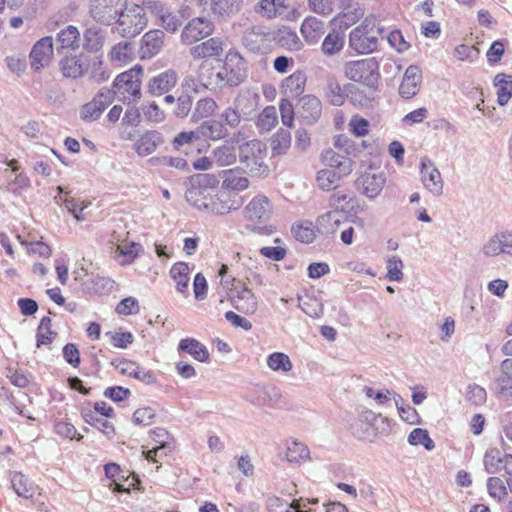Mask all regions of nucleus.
Listing matches in <instances>:
<instances>
[{"label": "nucleus", "instance_id": "423d86ee", "mask_svg": "<svg viewBox=\"0 0 512 512\" xmlns=\"http://www.w3.org/2000/svg\"><path fill=\"white\" fill-rule=\"evenodd\" d=\"M344 74L351 81L374 88L380 78L379 63L373 57L348 61L344 64Z\"/></svg>", "mask_w": 512, "mask_h": 512}, {"label": "nucleus", "instance_id": "4d7b16f0", "mask_svg": "<svg viewBox=\"0 0 512 512\" xmlns=\"http://www.w3.org/2000/svg\"><path fill=\"white\" fill-rule=\"evenodd\" d=\"M404 263L397 255L389 256L386 260L387 273L385 278L391 282H400L403 280Z\"/></svg>", "mask_w": 512, "mask_h": 512}, {"label": "nucleus", "instance_id": "f03ea898", "mask_svg": "<svg viewBox=\"0 0 512 512\" xmlns=\"http://www.w3.org/2000/svg\"><path fill=\"white\" fill-rule=\"evenodd\" d=\"M239 158L246 173L254 177H264L269 172L266 164L267 147L259 140H251L239 148Z\"/></svg>", "mask_w": 512, "mask_h": 512}, {"label": "nucleus", "instance_id": "f8f14e48", "mask_svg": "<svg viewBox=\"0 0 512 512\" xmlns=\"http://www.w3.org/2000/svg\"><path fill=\"white\" fill-rule=\"evenodd\" d=\"M246 400L259 408H279L284 403L281 390L274 385L257 386L248 393Z\"/></svg>", "mask_w": 512, "mask_h": 512}, {"label": "nucleus", "instance_id": "de8ad7c7", "mask_svg": "<svg viewBox=\"0 0 512 512\" xmlns=\"http://www.w3.org/2000/svg\"><path fill=\"white\" fill-rule=\"evenodd\" d=\"M222 188L234 193L246 190L249 187V180L246 177L237 175L233 170L223 172Z\"/></svg>", "mask_w": 512, "mask_h": 512}, {"label": "nucleus", "instance_id": "c756f323", "mask_svg": "<svg viewBox=\"0 0 512 512\" xmlns=\"http://www.w3.org/2000/svg\"><path fill=\"white\" fill-rule=\"evenodd\" d=\"M376 419L377 415L372 410L363 409L360 411L357 420L351 426L354 435L360 439L374 436L373 424Z\"/></svg>", "mask_w": 512, "mask_h": 512}, {"label": "nucleus", "instance_id": "a211bd4d", "mask_svg": "<svg viewBox=\"0 0 512 512\" xmlns=\"http://www.w3.org/2000/svg\"><path fill=\"white\" fill-rule=\"evenodd\" d=\"M112 100L109 90L100 91L90 102L81 107V119L87 122L99 119L103 111L112 103Z\"/></svg>", "mask_w": 512, "mask_h": 512}, {"label": "nucleus", "instance_id": "7c9ffc66", "mask_svg": "<svg viewBox=\"0 0 512 512\" xmlns=\"http://www.w3.org/2000/svg\"><path fill=\"white\" fill-rule=\"evenodd\" d=\"M177 74L174 70H166L154 76L148 84V89L153 95H163L175 87L177 83Z\"/></svg>", "mask_w": 512, "mask_h": 512}, {"label": "nucleus", "instance_id": "ddd939ff", "mask_svg": "<svg viewBox=\"0 0 512 512\" xmlns=\"http://www.w3.org/2000/svg\"><path fill=\"white\" fill-rule=\"evenodd\" d=\"M213 23L205 17H196L190 20L181 32V43L192 45L210 36L213 32Z\"/></svg>", "mask_w": 512, "mask_h": 512}, {"label": "nucleus", "instance_id": "5fc2aeb1", "mask_svg": "<svg viewBox=\"0 0 512 512\" xmlns=\"http://www.w3.org/2000/svg\"><path fill=\"white\" fill-rule=\"evenodd\" d=\"M291 146V133L285 129H279L271 138V150L274 156L284 155Z\"/></svg>", "mask_w": 512, "mask_h": 512}, {"label": "nucleus", "instance_id": "393cba45", "mask_svg": "<svg viewBox=\"0 0 512 512\" xmlns=\"http://www.w3.org/2000/svg\"><path fill=\"white\" fill-rule=\"evenodd\" d=\"M325 31V22L315 16L306 17L300 26V33L308 45L318 44Z\"/></svg>", "mask_w": 512, "mask_h": 512}, {"label": "nucleus", "instance_id": "f704fd0d", "mask_svg": "<svg viewBox=\"0 0 512 512\" xmlns=\"http://www.w3.org/2000/svg\"><path fill=\"white\" fill-rule=\"evenodd\" d=\"M199 136L208 138L212 141L225 139L229 136V131L223 126L220 120L209 119L204 121L198 128Z\"/></svg>", "mask_w": 512, "mask_h": 512}, {"label": "nucleus", "instance_id": "338daca9", "mask_svg": "<svg viewBox=\"0 0 512 512\" xmlns=\"http://www.w3.org/2000/svg\"><path fill=\"white\" fill-rule=\"evenodd\" d=\"M487 490L489 495L501 501L507 494V486L504 481L499 477H490L487 480Z\"/></svg>", "mask_w": 512, "mask_h": 512}, {"label": "nucleus", "instance_id": "c9c22d12", "mask_svg": "<svg viewBox=\"0 0 512 512\" xmlns=\"http://www.w3.org/2000/svg\"><path fill=\"white\" fill-rule=\"evenodd\" d=\"M119 371L129 377L140 380L145 384H152L156 381L154 374L133 361L124 360L120 362Z\"/></svg>", "mask_w": 512, "mask_h": 512}, {"label": "nucleus", "instance_id": "cd10ccee", "mask_svg": "<svg viewBox=\"0 0 512 512\" xmlns=\"http://www.w3.org/2000/svg\"><path fill=\"white\" fill-rule=\"evenodd\" d=\"M223 46V41L220 38H209L208 40L191 47L190 55L196 60L218 57L224 51Z\"/></svg>", "mask_w": 512, "mask_h": 512}, {"label": "nucleus", "instance_id": "bf43d9fd", "mask_svg": "<svg viewBox=\"0 0 512 512\" xmlns=\"http://www.w3.org/2000/svg\"><path fill=\"white\" fill-rule=\"evenodd\" d=\"M294 237L302 243H312L316 237L315 227L311 221H304L292 227Z\"/></svg>", "mask_w": 512, "mask_h": 512}, {"label": "nucleus", "instance_id": "603ef678", "mask_svg": "<svg viewBox=\"0 0 512 512\" xmlns=\"http://www.w3.org/2000/svg\"><path fill=\"white\" fill-rule=\"evenodd\" d=\"M504 454L498 448H490L486 451L483 459L487 473L496 474L503 470Z\"/></svg>", "mask_w": 512, "mask_h": 512}, {"label": "nucleus", "instance_id": "c03bdc74", "mask_svg": "<svg viewBox=\"0 0 512 512\" xmlns=\"http://www.w3.org/2000/svg\"><path fill=\"white\" fill-rule=\"evenodd\" d=\"M244 98V95L240 94L235 100L234 107L225 108L220 114V121L223 122V126L227 129H235L241 123V116L239 113V109H241V102Z\"/></svg>", "mask_w": 512, "mask_h": 512}, {"label": "nucleus", "instance_id": "4be33fe9", "mask_svg": "<svg viewBox=\"0 0 512 512\" xmlns=\"http://www.w3.org/2000/svg\"><path fill=\"white\" fill-rule=\"evenodd\" d=\"M298 113L306 124H315L322 115V103L314 95H304L299 99Z\"/></svg>", "mask_w": 512, "mask_h": 512}, {"label": "nucleus", "instance_id": "20e7f679", "mask_svg": "<svg viewBox=\"0 0 512 512\" xmlns=\"http://www.w3.org/2000/svg\"><path fill=\"white\" fill-rule=\"evenodd\" d=\"M219 180L213 174L198 175L186 192L187 201L199 210L210 212Z\"/></svg>", "mask_w": 512, "mask_h": 512}, {"label": "nucleus", "instance_id": "b1692460", "mask_svg": "<svg viewBox=\"0 0 512 512\" xmlns=\"http://www.w3.org/2000/svg\"><path fill=\"white\" fill-rule=\"evenodd\" d=\"M232 303L238 311L245 314H253L258 308L257 297L245 284L235 288Z\"/></svg>", "mask_w": 512, "mask_h": 512}, {"label": "nucleus", "instance_id": "ea45409f", "mask_svg": "<svg viewBox=\"0 0 512 512\" xmlns=\"http://www.w3.org/2000/svg\"><path fill=\"white\" fill-rule=\"evenodd\" d=\"M179 350L187 352L194 359L200 362H205L209 358L207 348L194 338L182 339L178 346Z\"/></svg>", "mask_w": 512, "mask_h": 512}, {"label": "nucleus", "instance_id": "bb28decb", "mask_svg": "<svg viewBox=\"0 0 512 512\" xmlns=\"http://www.w3.org/2000/svg\"><path fill=\"white\" fill-rule=\"evenodd\" d=\"M246 217L249 220L267 221L272 213L269 199L262 194L256 195L245 207Z\"/></svg>", "mask_w": 512, "mask_h": 512}, {"label": "nucleus", "instance_id": "9d476101", "mask_svg": "<svg viewBox=\"0 0 512 512\" xmlns=\"http://www.w3.org/2000/svg\"><path fill=\"white\" fill-rule=\"evenodd\" d=\"M126 8V0H90L89 15L97 23L111 25Z\"/></svg>", "mask_w": 512, "mask_h": 512}, {"label": "nucleus", "instance_id": "4468645a", "mask_svg": "<svg viewBox=\"0 0 512 512\" xmlns=\"http://www.w3.org/2000/svg\"><path fill=\"white\" fill-rule=\"evenodd\" d=\"M385 183L386 177L384 172L373 167H369L357 179L358 188L370 199H374L380 195Z\"/></svg>", "mask_w": 512, "mask_h": 512}, {"label": "nucleus", "instance_id": "58836bf2", "mask_svg": "<svg viewBox=\"0 0 512 512\" xmlns=\"http://www.w3.org/2000/svg\"><path fill=\"white\" fill-rule=\"evenodd\" d=\"M82 417L86 423L96 427L107 438L111 439L115 435L113 424L92 410H83Z\"/></svg>", "mask_w": 512, "mask_h": 512}, {"label": "nucleus", "instance_id": "774afa93", "mask_svg": "<svg viewBox=\"0 0 512 512\" xmlns=\"http://www.w3.org/2000/svg\"><path fill=\"white\" fill-rule=\"evenodd\" d=\"M327 98L334 106H341L344 103L345 95L340 84L335 79H329L327 83Z\"/></svg>", "mask_w": 512, "mask_h": 512}, {"label": "nucleus", "instance_id": "a18cd8bd", "mask_svg": "<svg viewBox=\"0 0 512 512\" xmlns=\"http://www.w3.org/2000/svg\"><path fill=\"white\" fill-rule=\"evenodd\" d=\"M345 43L344 35L336 30L329 32L324 38L321 50L326 56H333L339 53Z\"/></svg>", "mask_w": 512, "mask_h": 512}, {"label": "nucleus", "instance_id": "5701e85b", "mask_svg": "<svg viewBox=\"0 0 512 512\" xmlns=\"http://www.w3.org/2000/svg\"><path fill=\"white\" fill-rule=\"evenodd\" d=\"M164 44V33L155 29L145 33L141 39L139 54L141 59H151L156 56Z\"/></svg>", "mask_w": 512, "mask_h": 512}, {"label": "nucleus", "instance_id": "2f4dec72", "mask_svg": "<svg viewBox=\"0 0 512 512\" xmlns=\"http://www.w3.org/2000/svg\"><path fill=\"white\" fill-rule=\"evenodd\" d=\"M163 143L162 134L155 130L146 131L135 142L134 149L139 156H148Z\"/></svg>", "mask_w": 512, "mask_h": 512}, {"label": "nucleus", "instance_id": "e2e57ef3", "mask_svg": "<svg viewBox=\"0 0 512 512\" xmlns=\"http://www.w3.org/2000/svg\"><path fill=\"white\" fill-rule=\"evenodd\" d=\"M409 444L413 446L423 445L426 450H432L435 447L434 441L430 438L425 429L415 428L408 436Z\"/></svg>", "mask_w": 512, "mask_h": 512}, {"label": "nucleus", "instance_id": "0eeeda50", "mask_svg": "<svg viewBox=\"0 0 512 512\" xmlns=\"http://www.w3.org/2000/svg\"><path fill=\"white\" fill-rule=\"evenodd\" d=\"M142 67L134 68L119 74L113 82V94L123 102H136L141 97Z\"/></svg>", "mask_w": 512, "mask_h": 512}, {"label": "nucleus", "instance_id": "2eb2a0df", "mask_svg": "<svg viewBox=\"0 0 512 512\" xmlns=\"http://www.w3.org/2000/svg\"><path fill=\"white\" fill-rule=\"evenodd\" d=\"M243 203L244 199L238 193L228 191L222 187L221 189L217 188L212 204L210 205V213L225 215L238 210Z\"/></svg>", "mask_w": 512, "mask_h": 512}, {"label": "nucleus", "instance_id": "680f3d73", "mask_svg": "<svg viewBox=\"0 0 512 512\" xmlns=\"http://www.w3.org/2000/svg\"><path fill=\"white\" fill-rule=\"evenodd\" d=\"M278 123L277 110L274 106L265 107L260 113L257 125L264 131L272 130Z\"/></svg>", "mask_w": 512, "mask_h": 512}, {"label": "nucleus", "instance_id": "37998d69", "mask_svg": "<svg viewBox=\"0 0 512 512\" xmlns=\"http://www.w3.org/2000/svg\"><path fill=\"white\" fill-rule=\"evenodd\" d=\"M212 158L219 167L233 165L237 160L236 149L229 144L220 145L213 149Z\"/></svg>", "mask_w": 512, "mask_h": 512}, {"label": "nucleus", "instance_id": "f3484780", "mask_svg": "<svg viewBox=\"0 0 512 512\" xmlns=\"http://www.w3.org/2000/svg\"><path fill=\"white\" fill-rule=\"evenodd\" d=\"M146 9L157 17L160 25L168 32L175 33L182 26L183 19L180 13L170 12L158 0L146 2Z\"/></svg>", "mask_w": 512, "mask_h": 512}, {"label": "nucleus", "instance_id": "39448f33", "mask_svg": "<svg viewBox=\"0 0 512 512\" xmlns=\"http://www.w3.org/2000/svg\"><path fill=\"white\" fill-rule=\"evenodd\" d=\"M376 18L366 17L360 25L349 33V47L358 54H369L376 50L378 44V30Z\"/></svg>", "mask_w": 512, "mask_h": 512}, {"label": "nucleus", "instance_id": "6ab92c4d", "mask_svg": "<svg viewBox=\"0 0 512 512\" xmlns=\"http://www.w3.org/2000/svg\"><path fill=\"white\" fill-rule=\"evenodd\" d=\"M339 13L333 18V22L348 28L357 23L365 14L364 9L354 0H338Z\"/></svg>", "mask_w": 512, "mask_h": 512}, {"label": "nucleus", "instance_id": "6e6d98bb", "mask_svg": "<svg viewBox=\"0 0 512 512\" xmlns=\"http://www.w3.org/2000/svg\"><path fill=\"white\" fill-rule=\"evenodd\" d=\"M241 0H211L212 12L221 17H230L240 9Z\"/></svg>", "mask_w": 512, "mask_h": 512}, {"label": "nucleus", "instance_id": "412c9836", "mask_svg": "<svg viewBox=\"0 0 512 512\" xmlns=\"http://www.w3.org/2000/svg\"><path fill=\"white\" fill-rule=\"evenodd\" d=\"M272 41V32L261 26L251 28L243 36L245 46L255 53L267 51Z\"/></svg>", "mask_w": 512, "mask_h": 512}, {"label": "nucleus", "instance_id": "9b49d317", "mask_svg": "<svg viewBox=\"0 0 512 512\" xmlns=\"http://www.w3.org/2000/svg\"><path fill=\"white\" fill-rule=\"evenodd\" d=\"M480 255L486 259L500 255L512 256V230H502L488 237L482 244Z\"/></svg>", "mask_w": 512, "mask_h": 512}, {"label": "nucleus", "instance_id": "a878e982", "mask_svg": "<svg viewBox=\"0 0 512 512\" xmlns=\"http://www.w3.org/2000/svg\"><path fill=\"white\" fill-rule=\"evenodd\" d=\"M422 82V71L416 65H410L403 76L399 86V94L406 99L414 97L420 88Z\"/></svg>", "mask_w": 512, "mask_h": 512}, {"label": "nucleus", "instance_id": "f257e3e1", "mask_svg": "<svg viewBox=\"0 0 512 512\" xmlns=\"http://www.w3.org/2000/svg\"><path fill=\"white\" fill-rule=\"evenodd\" d=\"M321 162L327 168L316 173V184L322 191H332L339 186L340 181L353 171V161L332 149L324 150L320 155Z\"/></svg>", "mask_w": 512, "mask_h": 512}, {"label": "nucleus", "instance_id": "13d9d810", "mask_svg": "<svg viewBox=\"0 0 512 512\" xmlns=\"http://www.w3.org/2000/svg\"><path fill=\"white\" fill-rule=\"evenodd\" d=\"M138 247L139 245L131 242V243H121L117 245L116 248V259L121 265L131 264L135 258L138 256Z\"/></svg>", "mask_w": 512, "mask_h": 512}, {"label": "nucleus", "instance_id": "4c0bfd02", "mask_svg": "<svg viewBox=\"0 0 512 512\" xmlns=\"http://www.w3.org/2000/svg\"><path fill=\"white\" fill-rule=\"evenodd\" d=\"M305 84L306 77L304 73L298 71L283 80L281 89L285 95L296 97L304 91Z\"/></svg>", "mask_w": 512, "mask_h": 512}, {"label": "nucleus", "instance_id": "dca6fc26", "mask_svg": "<svg viewBox=\"0 0 512 512\" xmlns=\"http://www.w3.org/2000/svg\"><path fill=\"white\" fill-rule=\"evenodd\" d=\"M53 39L50 36L38 40L29 54L31 69L39 72L49 65L53 58Z\"/></svg>", "mask_w": 512, "mask_h": 512}, {"label": "nucleus", "instance_id": "864d4df0", "mask_svg": "<svg viewBox=\"0 0 512 512\" xmlns=\"http://www.w3.org/2000/svg\"><path fill=\"white\" fill-rule=\"evenodd\" d=\"M218 105L212 98H202L195 104L192 112V120L197 122L202 119L211 117L217 110Z\"/></svg>", "mask_w": 512, "mask_h": 512}, {"label": "nucleus", "instance_id": "7ed1b4c3", "mask_svg": "<svg viewBox=\"0 0 512 512\" xmlns=\"http://www.w3.org/2000/svg\"><path fill=\"white\" fill-rule=\"evenodd\" d=\"M246 77L245 61L237 52H228L223 65L216 72L215 78L209 83H203L205 88L212 85L237 86L244 81Z\"/></svg>", "mask_w": 512, "mask_h": 512}, {"label": "nucleus", "instance_id": "a19ab883", "mask_svg": "<svg viewBox=\"0 0 512 512\" xmlns=\"http://www.w3.org/2000/svg\"><path fill=\"white\" fill-rule=\"evenodd\" d=\"M494 85L497 90V102L504 106L512 97V76L504 73L497 74L494 78Z\"/></svg>", "mask_w": 512, "mask_h": 512}, {"label": "nucleus", "instance_id": "3c124183", "mask_svg": "<svg viewBox=\"0 0 512 512\" xmlns=\"http://www.w3.org/2000/svg\"><path fill=\"white\" fill-rule=\"evenodd\" d=\"M105 31L97 26L86 29L84 33V48L89 51H98L104 44Z\"/></svg>", "mask_w": 512, "mask_h": 512}, {"label": "nucleus", "instance_id": "72a5a7b5", "mask_svg": "<svg viewBox=\"0 0 512 512\" xmlns=\"http://www.w3.org/2000/svg\"><path fill=\"white\" fill-rule=\"evenodd\" d=\"M285 446L284 455L289 463L300 464L310 460V450L305 443L297 439H290Z\"/></svg>", "mask_w": 512, "mask_h": 512}, {"label": "nucleus", "instance_id": "0e129e2a", "mask_svg": "<svg viewBox=\"0 0 512 512\" xmlns=\"http://www.w3.org/2000/svg\"><path fill=\"white\" fill-rule=\"evenodd\" d=\"M394 401L402 420L409 424H415L418 422L417 411L410 405H404L403 399L400 395L394 394Z\"/></svg>", "mask_w": 512, "mask_h": 512}, {"label": "nucleus", "instance_id": "79ce46f5", "mask_svg": "<svg viewBox=\"0 0 512 512\" xmlns=\"http://www.w3.org/2000/svg\"><path fill=\"white\" fill-rule=\"evenodd\" d=\"M11 485L19 497L29 499L35 493L33 482L29 481V479L20 472H14L11 475Z\"/></svg>", "mask_w": 512, "mask_h": 512}, {"label": "nucleus", "instance_id": "69168bd1", "mask_svg": "<svg viewBox=\"0 0 512 512\" xmlns=\"http://www.w3.org/2000/svg\"><path fill=\"white\" fill-rule=\"evenodd\" d=\"M299 307L310 317L319 318L323 315V305L315 298L303 299L298 297Z\"/></svg>", "mask_w": 512, "mask_h": 512}, {"label": "nucleus", "instance_id": "6e6552de", "mask_svg": "<svg viewBox=\"0 0 512 512\" xmlns=\"http://www.w3.org/2000/svg\"><path fill=\"white\" fill-rule=\"evenodd\" d=\"M346 200L345 194L335 193L329 197V211L319 215L315 222L317 231L322 235L334 234L347 219V212L339 209L341 202Z\"/></svg>", "mask_w": 512, "mask_h": 512}, {"label": "nucleus", "instance_id": "09e8293b", "mask_svg": "<svg viewBox=\"0 0 512 512\" xmlns=\"http://www.w3.org/2000/svg\"><path fill=\"white\" fill-rule=\"evenodd\" d=\"M57 40L61 48L76 50L80 47V32L75 26L69 25L58 33Z\"/></svg>", "mask_w": 512, "mask_h": 512}, {"label": "nucleus", "instance_id": "473e14b6", "mask_svg": "<svg viewBox=\"0 0 512 512\" xmlns=\"http://www.w3.org/2000/svg\"><path fill=\"white\" fill-rule=\"evenodd\" d=\"M134 58L135 47L128 41H122L115 44L109 53L110 62L117 67L128 65L134 60Z\"/></svg>", "mask_w": 512, "mask_h": 512}, {"label": "nucleus", "instance_id": "8fccbe9b", "mask_svg": "<svg viewBox=\"0 0 512 512\" xmlns=\"http://www.w3.org/2000/svg\"><path fill=\"white\" fill-rule=\"evenodd\" d=\"M266 363L269 369L277 373L286 374L293 368V364L289 356L282 352H274L270 354L267 357Z\"/></svg>", "mask_w": 512, "mask_h": 512}, {"label": "nucleus", "instance_id": "c85d7f7f", "mask_svg": "<svg viewBox=\"0 0 512 512\" xmlns=\"http://www.w3.org/2000/svg\"><path fill=\"white\" fill-rule=\"evenodd\" d=\"M272 40L275 41L280 47L289 51H300L304 47V43L299 38L296 31L286 26H283L272 32Z\"/></svg>", "mask_w": 512, "mask_h": 512}, {"label": "nucleus", "instance_id": "aec40b11", "mask_svg": "<svg viewBox=\"0 0 512 512\" xmlns=\"http://www.w3.org/2000/svg\"><path fill=\"white\" fill-rule=\"evenodd\" d=\"M421 181L426 190L434 196L443 194L444 182L438 168L431 161L421 162Z\"/></svg>", "mask_w": 512, "mask_h": 512}, {"label": "nucleus", "instance_id": "052dcab7", "mask_svg": "<svg viewBox=\"0 0 512 512\" xmlns=\"http://www.w3.org/2000/svg\"><path fill=\"white\" fill-rule=\"evenodd\" d=\"M284 0H261L257 12L269 19L275 18L282 13Z\"/></svg>", "mask_w": 512, "mask_h": 512}, {"label": "nucleus", "instance_id": "1a4fd4ad", "mask_svg": "<svg viewBox=\"0 0 512 512\" xmlns=\"http://www.w3.org/2000/svg\"><path fill=\"white\" fill-rule=\"evenodd\" d=\"M146 7L132 4L121 11L115 23L117 31L123 37H134L138 35L147 25L145 15Z\"/></svg>", "mask_w": 512, "mask_h": 512}, {"label": "nucleus", "instance_id": "49530a36", "mask_svg": "<svg viewBox=\"0 0 512 512\" xmlns=\"http://www.w3.org/2000/svg\"><path fill=\"white\" fill-rule=\"evenodd\" d=\"M60 64L63 75L69 78L81 77L87 70V65L78 56L65 57Z\"/></svg>", "mask_w": 512, "mask_h": 512}, {"label": "nucleus", "instance_id": "e433bc0d", "mask_svg": "<svg viewBox=\"0 0 512 512\" xmlns=\"http://www.w3.org/2000/svg\"><path fill=\"white\" fill-rule=\"evenodd\" d=\"M190 268L185 262H177L170 269V276L176 283V289L183 295H188Z\"/></svg>", "mask_w": 512, "mask_h": 512}]
</instances>
